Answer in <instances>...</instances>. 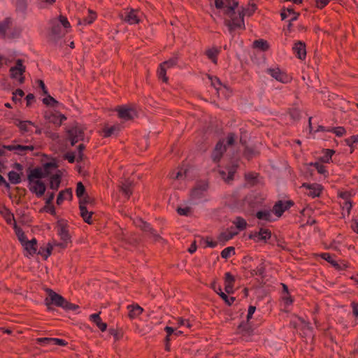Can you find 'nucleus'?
Segmentation results:
<instances>
[{"label": "nucleus", "mask_w": 358, "mask_h": 358, "mask_svg": "<svg viewBox=\"0 0 358 358\" xmlns=\"http://www.w3.org/2000/svg\"><path fill=\"white\" fill-rule=\"evenodd\" d=\"M238 6V1H233L232 7H229L227 10V17L224 20V24L228 27L229 31L234 36L235 31L238 29L245 30V25L244 22V16H251L257 9V5L254 3H249L246 8H243L242 10L238 13L235 10Z\"/></svg>", "instance_id": "f257e3e1"}, {"label": "nucleus", "mask_w": 358, "mask_h": 358, "mask_svg": "<svg viewBox=\"0 0 358 358\" xmlns=\"http://www.w3.org/2000/svg\"><path fill=\"white\" fill-rule=\"evenodd\" d=\"M220 50L217 48L213 47L206 50V55L209 59H210L213 64H217V55H219Z\"/></svg>", "instance_id": "cd10ccee"}, {"label": "nucleus", "mask_w": 358, "mask_h": 358, "mask_svg": "<svg viewBox=\"0 0 358 358\" xmlns=\"http://www.w3.org/2000/svg\"><path fill=\"white\" fill-rule=\"evenodd\" d=\"M29 190L32 193H34L38 197H41L46 190V187L42 180H36L30 185Z\"/></svg>", "instance_id": "9d476101"}, {"label": "nucleus", "mask_w": 358, "mask_h": 358, "mask_svg": "<svg viewBox=\"0 0 358 358\" xmlns=\"http://www.w3.org/2000/svg\"><path fill=\"white\" fill-rule=\"evenodd\" d=\"M14 229H15V234H16L19 241L22 244L23 242H24L27 240L26 235L24 234L22 229L17 226L15 222V225H14Z\"/></svg>", "instance_id": "3c124183"}, {"label": "nucleus", "mask_w": 358, "mask_h": 358, "mask_svg": "<svg viewBox=\"0 0 358 358\" xmlns=\"http://www.w3.org/2000/svg\"><path fill=\"white\" fill-rule=\"evenodd\" d=\"M12 21L10 18L7 17L0 22V36L5 38L7 31L10 28Z\"/></svg>", "instance_id": "7c9ffc66"}, {"label": "nucleus", "mask_w": 358, "mask_h": 358, "mask_svg": "<svg viewBox=\"0 0 358 358\" xmlns=\"http://www.w3.org/2000/svg\"><path fill=\"white\" fill-rule=\"evenodd\" d=\"M26 71L25 66L23 65V61L21 59H18L16 61V65L15 66H12L10 69V78H19V83L22 84L24 83L25 78L23 76L24 73Z\"/></svg>", "instance_id": "7ed1b4c3"}, {"label": "nucleus", "mask_w": 358, "mask_h": 358, "mask_svg": "<svg viewBox=\"0 0 358 358\" xmlns=\"http://www.w3.org/2000/svg\"><path fill=\"white\" fill-rule=\"evenodd\" d=\"M176 211L180 215L188 216L192 213V208L189 206L185 208L178 207Z\"/></svg>", "instance_id": "13d9d810"}, {"label": "nucleus", "mask_w": 358, "mask_h": 358, "mask_svg": "<svg viewBox=\"0 0 358 358\" xmlns=\"http://www.w3.org/2000/svg\"><path fill=\"white\" fill-rule=\"evenodd\" d=\"M249 238L259 242L260 241L266 243L271 238V231L268 229L261 228L258 232L255 231L249 235Z\"/></svg>", "instance_id": "0eeeda50"}, {"label": "nucleus", "mask_w": 358, "mask_h": 358, "mask_svg": "<svg viewBox=\"0 0 358 358\" xmlns=\"http://www.w3.org/2000/svg\"><path fill=\"white\" fill-rule=\"evenodd\" d=\"M133 181L127 179L124 182H122L121 185L120 186V190L127 196V199H129L133 193Z\"/></svg>", "instance_id": "f3484780"}, {"label": "nucleus", "mask_w": 358, "mask_h": 358, "mask_svg": "<svg viewBox=\"0 0 358 358\" xmlns=\"http://www.w3.org/2000/svg\"><path fill=\"white\" fill-rule=\"evenodd\" d=\"M89 15L84 18L83 22L86 24H92L96 19V13L91 9L88 10Z\"/></svg>", "instance_id": "8fccbe9b"}, {"label": "nucleus", "mask_w": 358, "mask_h": 358, "mask_svg": "<svg viewBox=\"0 0 358 358\" xmlns=\"http://www.w3.org/2000/svg\"><path fill=\"white\" fill-rule=\"evenodd\" d=\"M289 113L291 117L294 120H298L300 118L301 113L297 108H292L289 110Z\"/></svg>", "instance_id": "338daca9"}, {"label": "nucleus", "mask_w": 358, "mask_h": 358, "mask_svg": "<svg viewBox=\"0 0 358 358\" xmlns=\"http://www.w3.org/2000/svg\"><path fill=\"white\" fill-rule=\"evenodd\" d=\"M108 332L113 336L115 341L120 340L123 336L122 330L118 329L110 328Z\"/></svg>", "instance_id": "09e8293b"}, {"label": "nucleus", "mask_w": 358, "mask_h": 358, "mask_svg": "<svg viewBox=\"0 0 358 358\" xmlns=\"http://www.w3.org/2000/svg\"><path fill=\"white\" fill-rule=\"evenodd\" d=\"M243 155L244 157L246 158L248 160H250L254 157L259 155V151L257 150V149L255 146L250 147L246 145L243 150Z\"/></svg>", "instance_id": "393cba45"}, {"label": "nucleus", "mask_w": 358, "mask_h": 358, "mask_svg": "<svg viewBox=\"0 0 358 358\" xmlns=\"http://www.w3.org/2000/svg\"><path fill=\"white\" fill-rule=\"evenodd\" d=\"M226 151V147L223 143L220 141L215 145V147L212 153V159L214 162H218L222 157L224 152Z\"/></svg>", "instance_id": "f8f14e48"}, {"label": "nucleus", "mask_w": 358, "mask_h": 358, "mask_svg": "<svg viewBox=\"0 0 358 358\" xmlns=\"http://www.w3.org/2000/svg\"><path fill=\"white\" fill-rule=\"evenodd\" d=\"M334 152L335 151L334 150L327 149L326 155L321 157V161L326 163L329 162Z\"/></svg>", "instance_id": "0e129e2a"}, {"label": "nucleus", "mask_w": 358, "mask_h": 358, "mask_svg": "<svg viewBox=\"0 0 358 358\" xmlns=\"http://www.w3.org/2000/svg\"><path fill=\"white\" fill-rule=\"evenodd\" d=\"M238 232H230V231H224L222 232L220 237L218 238L220 241H228L231 239L234 236L237 235Z\"/></svg>", "instance_id": "49530a36"}, {"label": "nucleus", "mask_w": 358, "mask_h": 358, "mask_svg": "<svg viewBox=\"0 0 358 358\" xmlns=\"http://www.w3.org/2000/svg\"><path fill=\"white\" fill-rule=\"evenodd\" d=\"M138 227L143 231L149 233L154 238L155 242L157 241H166L158 234H157L156 230L153 229L150 224L143 221L142 219H139Z\"/></svg>", "instance_id": "39448f33"}, {"label": "nucleus", "mask_w": 358, "mask_h": 358, "mask_svg": "<svg viewBox=\"0 0 358 358\" xmlns=\"http://www.w3.org/2000/svg\"><path fill=\"white\" fill-rule=\"evenodd\" d=\"M321 257L327 261L329 263H330L332 266H334L336 269L338 270H342L344 268H346L347 266L345 264H343V267H342L340 264H338L336 261L333 259L331 255L329 253H322L321 254Z\"/></svg>", "instance_id": "2f4dec72"}, {"label": "nucleus", "mask_w": 358, "mask_h": 358, "mask_svg": "<svg viewBox=\"0 0 358 358\" xmlns=\"http://www.w3.org/2000/svg\"><path fill=\"white\" fill-rule=\"evenodd\" d=\"M327 131L334 132L337 136H342L346 133V130L343 127H337L329 128Z\"/></svg>", "instance_id": "6e6d98bb"}, {"label": "nucleus", "mask_w": 358, "mask_h": 358, "mask_svg": "<svg viewBox=\"0 0 358 358\" xmlns=\"http://www.w3.org/2000/svg\"><path fill=\"white\" fill-rule=\"evenodd\" d=\"M207 185H196L191 191V199L196 200L203 198L204 196V192L207 190Z\"/></svg>", "instance_id": "dca6fc26"}, {"label": "nucleus", "mask_w": 358, "mask_h": 358, "mask_svg": "<svg viewBox=\"0 0 358 358\" xmlns=\"http://www.w3.org/2000/svg\"><path fill=\"white\" fill-rule=\"evenodd\" d=\"M52 248L53 245L50 243H48L46 248H41L38 252V254L41 255L44 258V259H46L51 255Z\"/></svg>", "instance_id": "ea45409f"}, {"label": "nucleus", "mask_w": 358, "mask_h": 358, "mask_svg": "<svg viewBox=\"0 0 358 358\" xmlns=\"http://www.w3.org/2000/svg\"><path fill=\"white\" fill-rule=\"evenodd\" d=\"M274 238H275V241L276 245H277L278 247H280L282 250H287V248L286 247L287 246V243H286L285 241L283 238H278L276 236H275Z\"/></svg>", "instance_id": "69168bd1"}, {"label": "nucleus", "mask_w": 358, "mask_h": 358, "mask_svg": "<svg viewBox=\"0 0 358 358\" xmlns=\"http://www.w3.org/2000/svg\"><path fill=\"white\" fill-rule=\"evenodd\" d=\"M27 171H29L27 180L30 185L36 181L35 179L40 180L46 177L43 170L40 167H36L34 169H29Z\"/></svg>", "instance_id": "1a4fd4ad"}, {"label": "nucleus", "mask_w": 358, "mask_h": 358, "mask_svg": "<svg viewBox=\"0 0 358 358\" xmlns=\"http://www.w3.org/2000/svg\"><path fill=\"white\" fill-rule=\"evenodd\" d=\"M62 308L66 310H76L79 308V306L72 303L65 299Z\"/></svg>", "instance_id": "4d7b16f0"}, {"label": "nucleus", "mask_w": 358, "mask_h": 358, "mask_svg": "<svg viewBox=\"0 0 358 358\" xmlns=\"http://www.w3.org/2000/svg\"><path fill=\"white\" fill-rule=\"evenodd\" d=\"M46 95H47V96L45 98L43 99V103L45 105H46V106L51 105L52 106H56L58 105L59 102L55 98H53L52 96H50L48 94Z\"/></svg>", "instance_id": "5fc2aeb1"}, {"label": "nucleus", "mask_w": 358, "mask_h": 358, "mask_svg": "<svg viewBox=\"0 0 358 358\" xmlns=\"http://www.w3.org/2000/svg\"><path fill=\"white\" fill-rule=\"evenodd\" d=\"M293 51L296 54V56L301 59H305L306 57V44L305 43L299 41L296 42L293 47Z\"/></svg>", "instance_id": "ddd939ff"}, {"label": "nucleus", "mask_w": 358, "mask_h": 358, "mask_svg": "<svg viewBox=\"0 0 358 358\" xmlns=\"http://www.w3.org/2000/svg\"><path fill=\"white\" fill-rule=\"evenodd\" d=\"M294 203L292 200H288L286 201L285 202H283L282 201L280 200L277 201L273 206V212L277 217H280L282 216V213L286 210L290 208L292 206H294Z\"/></svg>", "instance_id": "423d86ee"}, {"label": "nucleus", "mask_w": 358, "mask_h": 358, "mask_svg": "<svg viewBox=\"0 0 358 358\" xmlns=\"http://www.w3.org/2000/svg\"><path fill=\"white\" fill-rule=\"evenodd\" d=\"M234 224L240 231L244 230L247 227V222L245 220L241 217H237L236 220L234 222Z\"/></svg>", "instance_id": "37998d69"}, {"label": "nucleus", "mask_w": 358, "mask_h": 358, "mask_svg": "<svg viewBox=\"0 0 358 358\" xmlns=\"http://www.w3.org/2000/svg\"><path fill=\"white\" fill-rule=\"evenodd\" d=\"M266 268L264 263L262 262L258 267H257L255 269H253L251 271V275H261L262 278H264V274L265 273Z\"/></svg>", "instance_id": "603ef678"}, {"label": "nucleus", "mask_w": 358, "mask_h": 358, "mask_svg": "<svg viewBox=\"0 0 358 358\" xmlns=\"http://www.w3.org/2000/svg\"><path fill=\"white\" fill-rule=\"evenodd\" d=\"M24 250L30 255H33L36 253L37 241L36 238H33L31 241H25L22 243Z\"/></svg>", "instance_id": "a211bd4d"}, {"label": "nucleus", "mask_w": 358, "mask_h": 358, "mask_svg": "<svg viewBox=\"0 0 358 358\" xmlns=\"http://www.w3.org/2000/svg\"><path fill=\"white\" fill-rule=\"evenodd\" d=\"M46 292L48 297L45 299V303L48 310H53L52 305H55L57 307H62L65 299L62 295L56 293L50 288L46 289Z\"/></svg>", "instance_id": "f03ea898"}, {"label": "nucleus", "mask_w": 358, "mask_h": 358, "mask_svg": "<svg viewBox=\"0 0 358 358\" xmlns=\"http://www.w3.org/2000/svg\"><path fill=\"white\" fill-rule=\"evenodd\" d=\"M238 329L243 336H250L253 332V329L248 321L246 322H241L238 326Z\"/></svg>", "instance_id": "5701e85b"}, {"label": "nucleus", "mask_w": 358, "mask_h": 358, "mask_svg": "<svg viewBox=\"0 0 358 358\" xmlns=\"http://www.w3.org/2000/svg\"><path fill=\"white\" fill-rule=\"evenodd\" d=\"M73 197L72 190L71 188H67L61 191L57 197V204L60 205L65 199H71Z\"/></svg>", "instance_id": "a878e982"}, {"label": "nucleus", "mask_w": 358, "mask_h": 358, "mask_svg": "<svg viewBox=\"0 0 358 358\" xmlns=\"http://www.w3.org/2000/svg\"><path fill=\"white\" fill-rule=\"evenodd\" d=\"M67 134L71 145H74L80 141H83L85 137L84 130L78 125L68 129Z\"/></svg>", "instance_id": "20e7f679"}, {"label": "nucleus", "mask_w": 358, "mask_h": 358, "mask_svg": "<svg viewBox=\"0 0 358 358\" xmlns=\"http://www.w3.org/2000/svg\"><path fill=\"white\" fill-rule=\"evenodd\" d=\"M117 112L119 117L124 120H131L137 117V113L134 108H120Z\"/></svg>", "instance_id": "4468645a"}, {"label": "nucleus", "mask_w": 358, "mask_h": 358, "mask_svg": "<svg viewBox=\"0 0 358 358\" xmlns=\"http://www.w3.org/2000/svg\"><path fill=\"white\" fill-rule=\"evenodd\" d=\"M218 290L219 292H217V294L224 301V302L228 306H231L235 301L236 298L234 296L229 297L227 294L222 291L220 286L218 287Z\"/></svg>", "instance_id": "58836bf2"}, {"label": "nucleus", "mask_w": 358, "mask_h": 358, "mask_svg": "<svg viewBox=\"0 0 358 358\" xmlns=\"http://www.w3.org/2000/svg\"><path fill=\"white\" fill-rule=\"evenodd\" d=\"M268 71L270 73V75L275 80L280 81L282 83H285L287 81V75L285 73L281 72L280 69H268Z\"/></svg>", "instance_id": "6ab92c4d"}, {"label": "nucleus", "mask_w": 358, "mask_h": 358, "mask_svg": "<svg viewBox=\"0 0 358 358\" xmlns=\"http://www.w3.org/2000/svg\"><path fill=\"white\" fill-rule=\"evenodd\" d=\"M177 63H178V57H174L169 59L167 61L162 62L161 64L164 65V66L166 67V68H171V67L176 66L177 64Z\"/></svg>", "instance_id": "052dcab7"}, {"label": "nucleus", "mask_w": 358, "mask_h": 358, "mask_svg": "<svg viewBox=\"0 0 358 358\" xmlns=\"http://www.w3.org/2000/svg\"><path fill=\"white\" fill-rule=\"evenodd\" d=\"M302 187L309 189V192H308L307 194L313 198L320 196L322 190V185L317 183H303Z\"/></svg>", "instance_id": "9b49d317"}, {"label": "nucleus", "mask_w": 358, "mask_h": 358, "mask_svg": "<svg viewBox=\"0 0 358 358\" xmlns=\"http://www.w3.org/2000/svg\"><path fill=\"white\" fill-rule=\"evenodd\" d=\"M231 252H233V253L234 254L235 248L232 246L227 247L221 252V257L223 259H227L230 257Z\"/></svg>", "instance_id": "bf43d9fd"}, {"label": "nucleus", "mask_w": 358, "mask_h": 358, "mask_svg": "<svg viewBox=\"0 0 358 358\" xmlns=\"http://www.w3.org/2000/svg\"><path fill=\"white\" fill-rule=\"evenodd\" d=\"M79 209L80 211V216L82 217L83 220L89 224H92L93 221L92 219V216L94 213L92 211L89 212L87 210V206H79Z\"/></svg>", "instance_id": "b1692460"}, {"label": "nucleus", "mask_w": 358, "mask_h": 358, "mask_svg": "<svg viewBox=\"0 0 358 358\" xmlns=\"http://www.w3.org/2000/svg\"><path fill=\"white\" fill-rule=\"evenodd\" d=\"M15 124L20 129V131L23 134L28 132L29 131L28 128L29 125L35 126V124L29 120L22 121L19 120H15Z\"/></svg>", "instance_id": "c756f323"}, {"label": "nucleus", "mask_w": 358, "mask_h": 358, "mask_svg": "<svg viewBox=\"0 0 358 358\" xmlns=\"http://www.w3.org/2000/svg\"><path fill=\"white\" fill-rule=\"evenodd\" d=\"M158 78L162 79L164 83H167L169 78L166 76V69L164 65L160 64L157 72Z\"/></svg>", "instance_id": "a18cd8bd"}, {"label": "nucleus", "mask_w": 358, "mask_h": 358, "mask_svg": "<svg viewBox=\"0 0 358 358\" xmlns=\"http://www.w3.org/2000/svg\"><path fill=\"white\" fill-rule=\"evenodd\" d=\"M256 217L259 220L271 221V214L269 210H259L257 212Z\"/></svg>", "instance_id": "a19ab883"}, {"label": "nucleus", "mask_w": 358, "mask_h": 358, "mask_svg": "<svg viewBox=\"0 0 358 358\" xmlns=\"http://www.w3.org/2000/svg\"><path fill=\"white\" fill-rule=\"evenodd\" d=\"M0 215H1L8 224L15 221L14 215L6 206L0 207Z\"/></svg>", "instance_id": "473e14b6"}, {"label": "nucleus", "mask_w": 358, "mask_h": 358, "mask_svg": "<svg viewBox=\"0 0 358 358\" xmlns=\"http://www.w3.org/2000/svg\"><path fill=\"white\" fill-rule=\"evenodd\" d=\"M62 181V175L56 173L52 176L50 178V188L57 191Z\"/></svg>", "instance_id": "c85d7f7f"}, {"label": "nucleus", "mask_w": 358, "mask_h": 358, "mask_svg": "<svg viewBox=\"0 0 358 358\" xmlns=\"http://www.w3.org/2000/svg\"><path fill=\"white\" fill-rule=\"evenodd\" d=\"M3 148L9 151H15V154L19 155H24L25 151H32L34 150V146L32 145H3Z\"/></svg>", "instance_id": "6e6552de"}, {"label": "nucleus", "mask_w": 358, "mask_h": 358, "mask_svg": "<svg viewBox=\"0 0 358 358\" xmlns=\"http://www.w3.org/2000/svg\"><path fill=\"white\" fill-rule=\"evenodd\" d=\"M101 312L98 313L92 314L90 316V319L92 322H93L97 327L101 331H104L107 329V324L103 322L101 318L100 317Z\"/></svg>", "instance_id": "aec40b11"}, {"label": "nucleus", "mask_w": 358, "mask_h": 358, "mask_svg": "<svg viewBox=\"0 0 358 358\" xmlns=\"http://www.w3.org/2000/svg\"><path fill=\"white\" fill-rule=\"evenodd\" d=\"M8 180L13 184L16 185V184H19L21 182L20 175L14 171H10L8 174Z\"/></svg>", "instance_id": "79ce46f5"}, {"label": "nucleus", "mask_w": 358, "mask_h": 358, "mask_svg": "<svg viewBox=\"0 0 358 358\" xmlns=\"http://www.w3.org/2000/svg\"><path fill=\"white\" fill-rule=\"evenodd\" d=\"M127 309L129 310L128 316L130 319H134L137 316L140 315L143 311V309L141 308L139 305H129L127 306Z\"/></svg>", "instance_id": "4be33fe9"}, {"label": "nucleus", "mask_w": 358, "mask_h": 358, "mask_svg": "<svg viewBox=\"0 0 358 358\" xmlns=\"http://www.w3.org/2000/svg\"><path fill=\"white\" fill-rule=\"evenodd\" d=\"M124 20L130 24H138L140 20L137 16L136 11L131 10L130 12L127 13L126 15Z\"/></svg>", "instance_id": "c9c22d12"}, {"label": "nucleus", "mask_w": 358, "mask_h": 358, "mask_svg": "<svg viewBox=\"0 0 358 358\" xmlns=\"http://www.w3.org/2000/svg\"><path fill=\"white\" fill-rule=\"evenodd\" d=\"M58 167L57 164L55 162H50L44 164L43 165V171L46 176H49L50 173L51 169H56Z\"/></svg>", "instance_id": "de8ad7c7"}, {"label": "nucleus", "mask_w": 358, "mask_h": 358, "mask_svg": "<svg viewBox=\"0 0 358 358\" xmlns=\"http://www.w3.org/2000/svg\"><path fill=\"white\" fill-rule=\"evenodd\" d=\"M234 0H215V6L217 9H224V14L227 16V10L232 7Z\"/></svg>", "instance_id": "bb28decb"}, {"label": "nucleus", "mask_w": 358, "mask_h": 358, "mask_svg": "<svg viewBox=\"0 0 358 358\" xmlns=\"http://www.w3.org/2000/svg\"><path fill=\"white\" fill-rule=\"evenodd\" d=\"M287 12L288 13V15H290V14L293 15V17H292L291 21L296 20L299 16V13H296L294 10V9H292V8L283 9L280 13V16H281V18L282 20L287 18Z\"/></svg>", "instance_id": "4c0bfd02"}, {"label": "nucleus", "mask_w": 358, "mask_h": 358, "mask_svg": "<svg viewBox=\"0 0 358 358\" xmlns=\"http://www.w3.org/2000/svg\"><path fill=\"white\" fill-rule=\"evenodd\" d=\"M45 118L46 120H48L49 122H52L54 124H57L59 122V117L58 115L54 114V113H50V115H48V114H45Z\"/></svg>", "instance_id": "774afa93"}, {"label": "nucleus", "mask_w": 358, "mask_h": 358, "mask_svg": "<svg viewBox=\"0 0 358 358\" xmlns=\"http://www.w3.org/2000/svg\"><path fill=\"white\" fill-rule=\"evenodd\" d=\"M120 130V127L118 124L113 125L110 127H105L103 129V136L108 138L113 134H117Z\"/></svg>", "instance_id": "f704fd0d"}, {"label": "nucleus", "mask_w": 358, "mask_h": 358, "mask_svg": "<svg viewBox=\"0 0 358 358\" xmlns=\"http://www.w3.org/2000/svg\"><path fill=\"white\" fill-rule=\"evenodd\" d=\"M310 165L313 166L320 174H325L327 173L325 166L319 162L310 163Z\"/></svg>", "instance_id": "e2e57ef3"}, {"label": "nucleus", "mask_w": 358, "mask_h": 358, "mask_svg": "<svg viewBox=\"0 0 358 358\" xmlns=\"http://www.w3.org/2000/svg\"><path fill=\"white\" fill-rule=\"evenodd\" d=\"M57 226V233L58 235L60 236L61 240L66 242L71 243V236L67 229V225L66 224H63L61 223L60 222H58Z\"/></svg>", "instance_id": "2eb2a0df"}, {"label": "nucleus", "mask_w": 358, "mask_h": 358, "mask_svg": "<svg viewBox=\"0 0 358 358\" xmlns=\"http://www.w3.org/2000/svg\"><path fill=\"white\" fill-rule=\"evenodd\" d=\"M259 177V173L255 172H249L245 174V180L252 183V185H255L257 183V178Z\"/></svg>", "instance_id": "c03bdc74"}, {"label": "nucleus", "mask_w": 358, "mask_h": 358, "mask_svg": "<svg viewBox=\"0 0 358 358\" xmlns=\"http://www.w3.org/2000/svg\"><path fill=\"white\" fill-rule=\"evenodd\" d=\"M62 36V28L59 24H53L51 27L50 40L55 42Z\"/></svg>", "instance_id": "412c9836"}, {"label": "nucleus", "mask_w": 358, "mask_h": 358, "mask_svg": "<svg viewBox=\"0 0 358 358\" xmlns=\"http://www.w3.org/2000/svg\"><path fill=\"white\" fill-rule=\"evenodd\" d=\"M95 199L92 196H90L87 194L83 196L79 201V206L87 205H90L91 206H94L95 205Z\"/></svg>", "instance_id": "e433bc0d"}, {"label": "nucleus", "mask_w": 358, "mask_h": 358, "mask_svg": "<svg viewBox=\"0 0 358 358\" xmlns=\"http://www.w3.org/2000/svg\"><path fill=\"white\" fill-rule=\"evenodd\" d=\"M252 46L254 48L259 49L264 52L267 51L270 48L268 42L264 39L255 40L252 43Z\"/></svg>", "instance_id": "72a5a7b5"}, {"label": "nucleus", "mask_w": 358, "mask_h": 358, "mask_svg": "<svg viewBox=\"0 0 358 358\" xmlns=\"http://www.w3.org/2000/svg\"><path fill=\"white\" fill-rule=\"evenodd\" d=\"M345 141L348 145L351 147L350 152L352 153L353 152V148H352L353 143H358V134L352 136L349 138H346L345 140Z\"/></svg>", "instance_id": "680f3d73"}, {"label": "nucleus", "mask_w": 358, "mask_h": 358, "mask_svg": "<svg viewBox=\"0 0 358 358\" xmlns=\"http://www.w3.org/2000/svg\"><path fill=\"white\" fill-rule=\"evenodd\" d=\"M76 194L78 198L81 199L85 195V187L82 182H78L76 186Z\"/></svg>", "instance_id": "864d4df0"}]
</instances>
